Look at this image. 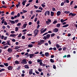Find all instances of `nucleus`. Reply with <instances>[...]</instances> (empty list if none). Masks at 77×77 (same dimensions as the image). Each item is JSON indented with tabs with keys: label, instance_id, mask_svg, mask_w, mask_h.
Here are the masks:
<instances>
[{
	"label": "nucleus",
	"instance_id": "f257e3e1",
	"mask_svg": "<svg viewBox=\"0 0 77 77\" xmlns=\"http://www.w3.org/2000/svg\"><path fill=\"white\" fill-rule=\"evenodd\" d=\"M45 41L43 40H41L40 41V42H38V43L37 44V45L38 46H40L41 45L43 44L45 42Z\"/></svg>",
	"mask_w": 77,
	"mask_h": 77
},
{
	"label": "nucleus",
	"instance_id": "f03ea898",
	"mask_svg": "<svg viewBox=\"0 0 77 77\" xmlns=\"http://www.w3.org/2000/svg\"><path fill=\"white\" fill-rule=\"evenodd\" d=\"M38 30L37 29H35L34 31V33L35 34L34 35V37H35L38 34Z\"/></svg>",
	"mask_w": 77,
	"mask_h": 77
},
{
	"label": "nucleus",
	"instance_id": "7ed1b4c3",
	"mask_svg": "<svg viewBox=\"0 0 77 77\" xmlns=\"http://www.w3.org/2000/svg\"><path fill=\"white\" fill-rule=\"evenodd\" d=\"M21 63L22 64H26L27 63V62L26 61V60L25 59H23L22 61H21Z\"/></svg>",
	"mask_w": 77,
	"mask_h": 77
},
{
	"label": "nucleus",
	"instance_id": "20e7f679",
	"mask_svg": "<svg viewBox=\"0 0 77 77\" xmlns=\"http://www.w3.org/2000/svg\"><path fill=\"white\" fill-rule=\"evenodd\" d=\"M5 19H3V20H2V21H1V23L2 24L4 23V25H7V23L6 21H5Z\"/></svg>",
	"mask_w": 77,
	"mask_h": 77
},
{
	"label": "nucleus",
	"instance_id": "39448f33",
	"mask_svg": "<svg viewBox=\"0 0 77 77\" xmlns=\"http://www.w3.org/2000/svg\"><path fill=\"white\" fill-rule=\"evenodd\" d=\"M47 14L48 16H49L50 15V12L49 11H46L45 13V16H47Z\"/></svg>",
	"mask_w": 77,
	"mask_h": 77
},
{
	"label": "nucleus",
	"instance_id": "423d86ee",
	"mask_svg": "<svg viewBox=\"0 0 77 77\" xmlns=\"http://www.w3.org/2000/svg\"><path fill=\"white\" fill-rule=\"evenodd\" d=\"M8 70L9 71L12 70H13V66H8Z\"/></svg>",
	"mask_w": 77,
	"mask_h": 77
},
{
	"label": "nucleus",
	"instance_id": "0eeeda50",
	"mask_svg": "<svg viewBox=\"0 0 77 77\" xmlns=\"http://www.w3.org/2000/svg\"><path fill=\"white\" fill-rule=\"evenodd\" d=\"M58 31H59V29L56 28L53 29V32H58Z\"/></svg>",
	"mask_w": 77,
	"mask_h": 77
},
{
	"label": "nucleus",
	"instance_id": "6e6552de",
	"mask_svg": "<svg viewBox=\"0 0 77 77\" xmlns=\"http://www.w3.org/2000/svg\"><path fill=\"white\" fill-rule=\"evenodd\" d=\"M29 57L30 58H32L33 56H34V54H29Z\"/></svg>",
	"mask_w": 77,
	"mask_h": 77
},
{
	"label": "nucleus",
	"instance_id": "1a4fd4ad",
	"mask_svg": "<svg viewBox=\"0 0 77 77\" xmlns=\"http://www.w3.org/2000/svg\"><path fill=\"white\" fill-rule=\"evenodd\" d=\"M20 4H21V3L20 2H18V4L16 5V8H18L19 6H21V5H20Z\"/></svg>",
	"mask_w": 77,
	"mask_h": 77
},
{
	"label": "nucleus",
	"instance_id": "9d476101",
	"mask_svg": "<svg viewBox=\"0 0 77 77\" xmlns=\"http://www.w3.org/2000/svg\"><path fill=\"white\" fill-rule=\"evenodd\" d=\"M40 65L41 66H45L46 65V64L43 63H42V62H40Z\"/></svg>",
	"mask_w": 77,
	"mask_h": 77
},
{
	"label": "nucleus",
	"instance_id": "9b49d317",
	"mask_svg": "<svg viewBox=\"0 0 77 77\" xmlns=\"http://www.w3.org/2000/svg\"><path fill=\"white\" fill-rule=\"evenodd\" d=\"M27 2V0H25L22 2V4L23 6L25 5V3Z\"/></svg>",
	"mask_w": 77,
	"mask_h": 77
},
{
	"label": "nucleus",
	"instance_id": "f8f14e48",
	"mask_svg": "<svg viewBox=\"0 0 77 77\" xmlns=\"http://www.w3.org/2000/svg\"><path fill=\"white\" fill-rule=\"evenodd\" d=\"M7 51L8 52L10 53L11 52H12V51H13V50H12V49H11L10 48H8Z\"/></svg>",
	"mask_w": 77,
	"mask_h": 77
},
{
	"label": "nucleus",
	"instance_id": "ddd939ff",
	"mask_svg": "<svg viewBox=\"0 0 77 77\" xmlns=\"http://www.w3.org/2000/svg\"><path fill=\"white\" fill-rule=\"evenodd\" d=\"M61 14V12L60 11H58L56 13V15L57 16H59Z\"/></svg>",
	"mask_w": 77,
	"mask_h": 77
},
{
	"label": "nucleus",
	"instance_id": "4468645a",
	"mask_svg": "<svg viewBox=\"0 0 77 77\" xmlns=\"http://www.w3.org/2000/svg\"><path fill=\"white\" fill-rule=\"evenodd\" d=\"M24 68H26V69H29V66L28 65H24Z\"/></svg>",
	"mask_w": 77,
	"mask_h": 77
},
{
	"label": "nucleus",
	"instance_id": "2eb2a0df",
	"mask_svg": "<svg viewBox=\"0 0 77 77\" xmlns=\"http://www.w3.org/2000/svg\"><path fill=\"white\" fill-rule=\"evenodd\" d=\"M9 21L11 23L13 24H14L16 23L15 21H13V20H9Z\"/></svg>",
	"mask_w": 77,
	"mask_h": 77
},
{
	"label": "nucleus",
	"instance_id": "dca6fc26",
	"mask_svg": "<svg viewBox=\"0 0 77 77\" xmlns=\"http://www.w3.org/2000/svg\"><path fill=\"white\" fill-rule=\"evenodd\" d=\"M7 43H6V44L11 46V44L9 43V42H10V40H7Z\"/></svg>",
	"mask_w": 77,
	"mask_h": 77
},
{
	"label": "nucleus",
	"instance_id": "f3484780",
	"mask_svg": "<svg viewBox=\"0 0 77 77\" xmlns=\"http://www.w3.org/2000/svg\"><path fill=\"white\" fill-rule=\"evenodd\" d=\"M45 56L48 57V56H49V54L48 52H46L45 53Z\"/></svg>",
	"mask_w": 77,
	"mask_h": 77
},
{
	"label": "nucleus",
	"instance_id": "a211bd4d",
	"mask_svg": "<svg viewBox=\"0 0 77 77\" xmlns=\"http://www.w3.org/2000/svg\"><path fill=\"white\" fill-rule=\"evenodd\" d=\"M10 36L11 37H15L16 36V35L15 34H11L10 35Z\"/></svg>",
	"mask_w": 77,
	"mask_h": 77
},
{
	"label": "nucleus",
	"instance_id": "6ab92c4d",
	"mask_svg": "<svg viewBox=\"0 0 77 77\" xmlns=\"http://www.w3.org/2000/svg\"><path fill=\"white\" fill-rule=\"evenodd\" d=\"M69 26V24H66L65 25L62 26V27L63 28H66L68 26Z\"/></svg>",
	"mask_w": 77,
	"mask_h": 77
},
{
	"label": "nucleus",
	"instance_id": "aec40b11",
	"mask_svg": "<svg viewBox=\"0 0 77 77\" xmlns=\"http://www.w3.org/2000/svg\"><path fill=\"white\" fill-rule=\"evenodd\" d=\"M28 48H32V47H33V45H32V44H31V45L29 44V45H28Z\"/></svg>",
	"mask_w": 77,
	"mask_h": 77
},
{
	"label": "nucleus",
	"instance_id": "412c9836",
	"mask_svg": "<svg viewBox=\"0 0 77 77\" xmlns=\"http://www.w3.org/2000/svg\"><path fill=\"white\" fill-rule=\"evenodd\" d=\"M60 26L61 24L60 23H58L56 24V27H57V28H59L60 27Z\"/></svg>",
	"mask_w": 77,
	"mask_h": 77
},
{
	"label": "nucleus",
	"instance_id": "4be33fe9",
	"mask_svg": "<svg viewBox=\"0 0 77 77\" xmlns=\"http://www.w3.org/2000/svg\"><path fill=\"white\" fill-rule=\"evenodd\" d=\"M49 38L46 37H45V36H44L43 38V39H45V40H47V39H49Z\"/></svg>",
	"mask_w": 77,
	"mask_h": 77
},
{
	"label": "nucleus",
	"instance_id": "5701e85b",
	"mask_svg": "<svg viewBox=\"0 0 77 77\" xmlns=\"http://www.w3.org/2000/svg\"><path fill=\"white\" fill-rule=\"evenodd\" d=\"M42 61V60H40V59H37V61L38 63H40V62H42V61Z\"/></svg>",
	"mask_w": 77,
	"mask_h": 77
},
{
	"label": "nucleus",
	"instance_id": "b1692460",
	"mask_svg": "<svg viewBox=\"0 0 77 77\" xmlns=\"http://www.w3.org/2000/svg\"><path fill=\"white\" fill-rule=\"evenodd\" d=\"M54 13L52 11L50 12V15L51 16H53L54 15Z\"/></svg>",
	"mask_w": 77,
	"mask_h": 77
},
{
	"label": "nucleus",
	"instance_id": "393cba45",
	"mask_svg": "<svg viewBox=\"0 0 77 77\" xmlns=\"http://www.w3.org/2000/svg\"><path fill=\"white\" fill-rule=\"evenodd\" d=\"M50 34H47L45 36V37L50 38Z\"/></svg>",
	"mask_w": 77,
	"mask_h": 77
},
{
	"label": "nucleus",
	"instance_id": "a878e982",
	"mask_svg": "<svg viewBox=\"0 0 77 77\" xmlns=\"http://www.w3.org/2000/svg\"><path fill=\"white\" fill-rule=\"evenodd\" d=\"M3 65H5V66L7 67L8 66V64L7 63H3Z\"/></svg>",
	"mask_w": 77,
	"mask_h": 77
},
{
	"label": "nucleus",
	"instance_id": "bb28decb",
	"mask_svg": "<svg viewBox=\"0 0 77 77\" xmlns=\"http://www.w3.org/2000/svg\"><path fill=\"white\" fill-rule=\"evenodd\" d=\"M50 61L51 63H54V60L53 59H50Z\"/></svg>",
	"mask_w": 77,
	"mask_h": 77
},
{
	"label": "nucleus",
	"instance_id": "cd10ccee",
	"mask_svg": "<svg viewBox=\"0 0 77 77\" xmlns=\"http://www.w3.org/2000/svg\"><path fill=\"white\" fill-rule=\"evenodd\" d=\"M20 48V46H16V47L14 49L15 50H16Z\"/></svg>",
	"mask_w": 77,
	"mask_h": 77
},
{
	"label": "nucleus",
	"instance_id": "c85d7f7f",
	"mask_svg": "<svg viewBox=\"0 0 77 77\" xmlns=\"http://www.w3.org/2000/svg\"><path fill=\"white\" fill-rule=\"evenodd\" d=\"M66 21V20H63V19H62L60 21L62 23L64 22H65V21Z\"/></svg>",
	"mask_w": 77,
	"mask_h": 77
},
{
	"label": "nucleus",
	"instance_id": "c756f323",
	"mask_svg": "<svg viewBox=\"0 0 77 77\" xmlns=\"http://www.w3.org/2000/svg\"><path fill=\"white\" fill-rule=\"evenodd\" d=\"M64 13L66 14H68L70 13V11H64Z\"/></svg>",
	"mask_w": 77,
	"mask_h": 77
},
{
	"label": "nucleus",
	"instance_id": "7c9ffc66",
	"mask_svg": "<svg viewBox=\"0 0 77 77\" xmlns=\"http://www.w3.org/2000/svg\"><path fill=\"white\" fill-rule=\"evenodd\" d=\"M32 73V71H29V74H30V75H31Z\"/></svg>",
	"mask_w": 77,
	"mask_h": 77
},
{
	"label": "nucleus",
	"instance_id": "2f4dec72",
	"mask_svg": "<svg viewBox=\"0 0 77 77\" xmlns=\"http://www.w3.org/2000/svg\"><path fill=\"white\" fill-rule=\"evenodd\" d=\"M27 24H23V28H25L26 27V26H27Z\"/></svg>",
	"mask_w": 77,
	"mask_h": 77
},
{
	"label": "nucleus",
	"instance_id": "473e14b6",
	"mask_svg": "<svg viewBox=\"0 0 77 77\" xmlns=\"http://www.w3.org/2000/svg\"><path fill=\"white\" fill-rule=\"evenodd\" d=\"M15 63L16 64H19V62H18V61H15Z\"/></svg>",
	"mask_w": 77,
	"mask_h": 77
},
{
	"label": "nucleus",
	"instance_id": "72a5a7b5",
	"mask_svg": "<svg viewBox=\"0 0 77 77\" xmlns=\"http://www.w3.org/2000/svg\"><path fill=\"white\" fill-rule=\"evenodd\" d=\"M56 23H57V21L56 20H55L54 21V22H53V23L54 24H56Z\"/></svg>",
	"mask_w": 77,
	"mask_h": 77
},
{
	"label": "nucleus",
	"instance_id": "f704fd0d",
	"mask_svg": "<svg viewBox=\"0 0 77 77\" xmlns=\"http://www.w3.org/2000/svg\"><path fill=\"white\" fill-rule=\"evenodd\" d=\"M8 46H5V47H3V48H3V49H6L7 48H8Z\"/></svg>",
	"mask_w": 77,
	"mask_h": 77
},
{
	"label": "nucleus",
	"instance_id": "c9c22d12",
	"mask_svg": "<svg viewBox=\"0 0 77 77\" xmlns=\"http://www.w3.org/2000/svg\"><path fill=\"white\" fill-rule=\"evenodd\" d=\"M54 36H55L54 33H53L51 34V37H53Z\"/></svg>",
	"mask_w": 77,
	"mask_h": 77
},
{
	"label": "nucleus",
	"instance_id": "e433bc0d",
	"mask_svg": "<svg viewBox=\"0 0 77 77\" xmlns=\"http://www.w3.org/2000/svg\"><path fill=\"white\" fill-rule=\"evenodd\" d=\"M66 47H63V48L62 49H63V51H65L66 50Z\"/></svg>",
	"mask_w": 77,
	"mask_h": 77
},
{
	"label": "nucleus",
	"instance_id": "4c0bfd02",
	"mask_svg": "<svg viewBox=\"0 0 77 77\" xmlns=\"http://www.w3.org/2000/svg\"><path fill=\"white\" fill-rule=\"evenodd\" d=\"M18 28L17 27H16L15 28V31L17 32L18 31Z\"/></svg>",
	"mask_w": 77,
	"mask_h": 77
},
{
	"label": "nucleus",
	"instance_id": "58836bf2",
	"mask_svg": "<svg viewBox=\"0 0 77 77\" xmlns=\"http://www.w3.org/2000/svg\"><path fill=\"white\" fill-rule=\"evenodd\" d=\"M40 20H38L37 21V25H39L40 24Z\"/></svg>",
	"mask_w": 77,
	"mask_h": 77
},
{
	"label": "nucleus",
	"instance_id": "ea45409f",
	"mask_svg": "<svg viewBox=\"0 0 77 77\" xmlns=\"http://www.w3.org/2000/svg\"><path fill=\"white\" fill-rule=\"evenodd\" d=\"M52 10H53V11H56V9L55 8H52Z\"/></svg>",
	"mask_w": 77,
	"mask_h": 77
},
{
	"label": "nucleus",
	"instance_id": "a19ab883",
	"mask_svg": "<svg viewBox=\"0 0 77 77\" xmlns=\"http://www.w3.org/2000/svg\"><path fill=\"white\" fill-rule=\"evenodd\" d=\"M56 47H57V48H60V46H59V44H56Z\"/></svg>",
	"mask_w": 77,
	"mask_h": 77
},
{
	"label": "nucleus",
	"instance_id": "79ce46f5",
	"mask_svg": "<svg viewBox=\"0 0 77 77\" xmlns=\"http://www.w3.org/2000/svg\"><path fill=\"white\" fill-rule=\"evenodd\" d=\"M21 25V23H18L17 24V26H20Z\"/></svg>",
	"mask_w": 77,
	"mask_h": 77
},
{
	"label": "nucleus",
	"instance_id": "37998d69",
	"mask_svg": "<svg viewBox=\"0 0 77 77\" xmlns=\"http://www.w3.org/2000/svg\"><path fill=\"white\" fill-rule=\"evenodd\" d=\"M41 6H42V7L43 8H45V5L44 4H41Z\"/></svg>",
	"mask_w": 77,
	"mask_h": 77
},
{
	"label": "nucleus",
	"instance_id": "c03bdc74",
	"mask_svg": "<svg viewBox=\"0 0 77 77\" xmlns=\"http://www.w3.org/2000/svg\"><path fill=\"white\" fill-rule=\"evenodd\" d=\"M21 36H22L21 33H20V34H19V35H18V37L20 38V37H21Z\"/></svg>",
	"mask_w": 77,
	"mask_h": 77
},
{
	"label": "nucleus",
	"instance_id": "a18cd8bd",
	"mask_svg": "<svg viewBox=\"0 0 77 77\" xmlns=\"http://www.w3.org/2000/svg\"><path fill=\"white\" fill-rule=\"evenodd\" d=\"M35 15H32V17H31V20H32L33 19V18H34V17H35Z\"/></svg>",
	"mask_w": 77,
	"mask_h": 77
},
{
	"label": "nucleus",
	"instance_id": "49530a36",
	"mask_svg": "<svg viewBox=\"0 0 77 77\" xmlns=\"http://www.w3.org/2000/svg\"><path fill=\"white\" fill-rule=\"evenodd\" d=\"M46 24H47L48 25L49 24V23H49L50 22H48V21H46Z\"/></svg>",
	"mask_w": 77,
	"mask_h": 77
},
{
	"label": "nucleus",
	"instance_id": "de8ad7c7",
	"mask_svg": "<svg viewBox=\"0 0 77 77\" xmlns=\"http://www.w3.org/2000/svg\"><path fill=\"white\" fill-rule=\"evenodd\" d=\"M74 2V1H71V2H70V5H72V3H73Z\"/></svg>",
	"mask_w": 77,
	"mask_h": 77
},
{
	"label": "nucleus",
	"instance_id": "09e8293b",
	"mask_svg": "<svg viewBox=\"0 0 77 77\" xmlns=\"http://www.w3.org/2000/svg\"><path fill=\"white\" fill-rule=\"evenodd\" d=\"M28 63H29V64H31L32 63V62L30 61H28Z\"/></svg>",
	"mask_w": 77,
	"mask_h": 77
},
{
	"label": "nucleus",
	"instance_id": "8fccbe9b",
	"mask_svg": "<svg viewBox=\"0 0 77 77\" xmlns=\"http://www.w3.org/2000/svg\"><path fill=\"white\" fill-rule=\"evenodd\" d=\"M38 9H40L41 10H43L42 8V7H40L39 8H38Z\"/></svg>",
	"mask_w": 77,
	"mask_h": 77
},
{
	"label": "nucleus",
	"instance_id": "3c124183",
	"mask_svg": "<svg viewBox=\"0 0 77 77\" xmlns=\"http://www.w3.org/2000/svg\"><path fill=\"white\" fill-rule=\"evenodd\" d=\"M65 3H64L63 2H62L61 4V6H63L64 5V4Z\"/></svg>",
	"mask_w": 77,
	"mask_h": 77
},
{
	"label": "nucleus",
	"instance_id": "603ef678",
	"mask_svg": "<svg viewBox=\"0 0 77 77\" xmlns=\"http://www.w3.org/2000/svg\"><path fill=\"white\" fill-rule=\"evenodd\" d=\"M56 68V66L55 65H53V69H55Z\"/></svg>",
	"mask_w": 77,
	"mask_h": 77
},
{
	"label": "nucleus",
	"instance_id": "864d4df0",
	"mask_svg": "<svg viewBox=\"0 0 77 77\" xmlns=\"http://www.w3.org/2000/svg\"><path fill=\"white\" fill-rule=\"evenodd\" d=\"M37 18H35L34 19V22H36L37 21Z\"/></svg>",
	"mask_w": 77,
	"mask_h": 77
},
{
	"label": "nucleus",
	"instance_id": "5fc2aeb1",
	"mask_svg": "<svg viewBox=\"0 0 77 77\" xmlns=\"http://www.w3.org/2000/svg\"><path fill=\"white\" fill-rule=\"evenodd\" d=\"M27 35L28 36H32V34H27Z\"/></svg>",
	"mask_w": 77,
	"mask_h": 77
},
{
	"label": "nucleus",
	"instance_id": "6e6d98bb",
	"mask_svg": "<svg viewBox=\"0 0 77 77\" xmlns=\"http://www.w3.org/2000/svg\"><path fill=\"white\" fill-rule=\"evenodd\" d=\"M16 23H18V19H17V20H15V21H14Z\"/></svg>",
	"mask_w": 77,
	"mask_h": 77
},
{
	"label": "nucleus",
	"instance_id": "4d7b16f0",
	"mask_svg": "<svg viewBox=\"0 0 77 77\" xmlns=\"http://www.w3.org/2000/svg\"><path fill=\"white\" fill-rule=\"evenodd\" d=\"M2 7V8H7V7L5 6H2V7Z\"/></svg>",
	"mask_w": 77,
	"mask_h": 77
},
{
	"label": "nucleus",
	"instance_id": "13d9d810",
	"mask_svg": "<svg viewBox=\"0 0 77 77\" xmlns=\"http://www.w3.org/2000/svg\"><path fill=\"white\" fill-rule=\"evenodd\" d=\"M0 67H5V66L4 65H2V64H0Z\"/></svg>",
	"mask_w": 77,
	"mask_h": 77
},
{
	"label": "nucleus",
	"instance_id": "bf43d9fd",
	"mask_svg": "<svg viewBox=\"0 0 77 77\" xmlns=\"http://www.w3.org/2000/svg\"><path fill=\"white\" fill-rule=\"evenodd\" d=\"M17 16V17H20V13L17 14V16Z\"/></svg>",
	"mask_w": 77,
	"mask_h": 77
},
{
	"label": "nucleus",
	"instance_id": "052dcab7",
	"mask_svg": "<svg viewBox=\"0 0 77 77\" xmlns=\"http://www.w3.org/2000/svg\"><path fill=\"white\" fill-rule=\"evenodd\" d=\"M27 12V11H26V10H23V13H26Z\"/></svg>",
	"mask_w": 77,
	"mask_h": 77
},
{
	"label": "nucleus",
	"instance_id": "680f3d73",
	"mask_svg": "<svg viewBox=\"0 0 77 77\" xmlns=\"http://www.w3.org/2000/svg\"><path fill=\"white\" fill-rule=\"evenodd\" d=\"M11 15H14V12H12L11 13Z\"/></svg>",
	"mask_w": 77,
	"mask_h": 77
},
{
	"label": "nucleus",
	"instance_id": "e2e57ef3",
	"mask_svg": "<svg viewBox=\"0 0 77 77\" xmlns=\"http://www.w3.org/2000/svg\"><path fill=\"white\" fill-rule=\"evenodd\" d=\"M64 1H66V3H69V0H64Z\"/></svg>",
	"mask_w": 77,
	"mask_h": 77
},
{
	"label": "nucleus",
	"instance_id": "0e129e2a",
	"mask_svg": "<svg viewBox=\"0 0 77 77\" xmlns=\"http://www.w3.org/2000/svg\"><path fill=\"white\" fill-rule=\"evenodd\" d=\"M45 46H48V44L47 43H46L45 44Z\"/></svg>",
	"mask_w": 77,
	"mask_h": 77
},
{
	"label": "nucleus",
	"instance_id": "69168bd1",
	"mask_svg": "<svg viewBox=\"0 0 77 77\" xmlns=\"http://www.w3.org/2000/svg\"><path fill=\"white\" fill-rule=\"evenodd\" d=\"M22 38L23 39H25V36H22Z\"/></svg>",
	"mask_w": 77,
	"mask_h": 77
},
{
	"label": "nucleus",
	"instance_id": "338daca9",
	"mask_svg": "<svg viewBox=\"0 0 77 77\" xmlns=\"http://www.w3.org/2000/svg\"><path fill=\"white\" fill-rule=\"evenodd\" d=\"M27 31V30L26 29H24L23 30V31H22V32H25Z\"/></svg>",
	"mask_w": 77,
	"mask_h": 77
},
{
	"label": "nucleus",
	"instance_id": "774afa93",
	"mask_svg": "<svg viewBox=\"0 0 77 77\" xmlns=\"http://www.w3.org/2000/svg\"><path fill=\"white\" fill-rule=\"evenodd\" d=\"M11 57H10L9 58H8V59H7V60H11Z\"/></svg>",
	"mask_w": 77,
	"mask_h": 77
}]
</instances>
